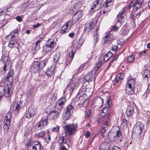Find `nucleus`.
<instances>
[{
    "instance_id": "f257e3e1",
    "label": "nucleus",
    "mask_w": 150,
    "mask_h": 150,
    "mask_svg": "<svg viewBox=\"0 0 150 150\" xmlns=\"http://www.w3.org/2000/svg\"><path fill=\"white\" fill-rule=\"evenodd\" d=\"M48 62V59H46L40 61L35 60L32 62L31 65V71L34 73H39L46 65Z\"/></svg>"
},
{
    "instance_id": "f03ea898",
    "label": "nucleus",
    "mask_w": 150,
    "mask_h": 150,
    "mask_svg": "<svg viewBox=\"0 0 150 150\" xmlns=\"http://www.w3.org/2000/svg\"><path fill=\"white\" fill-rule=\"evenodd\" d=\"M71 140L69 137L67 138L66 135L60 137L58 142L59 146V150H68L67 147H69L71 144Z\"/></svg>"
},
{
    "instance_id": "7ed1b4c3",
    "label": "nucleus",
    "mask_w": 150,
    "mask_h": 150,
    "mask_svg": "<svg viewBox=\"0 0 150 150\" xmlns=\"http://www.w3.org/2000/svg\"><path fill=\"white\" fill-rule=\"evenodd\" d=\"M78 125L77 123L67 124L64 127L65 134L70 136L73 135L77 129Z\"/></svg>"
},
{
    "instance_id": "20e7f679",
    "label": "nucleus",
    "mask_w": 150,
    "mask_h": 150,
    "mask_svg": "<svg viewBox=\"0 0 150 150\" xmlns=\"http://www.w3.org/2000/svg\"><path fill=\"white\" fill-rule=\"evenodd\" d=\"M56 43L53 39L48 40L45 42L43 47V51L45 52L48 53L54 50Z\"/></svg>"
},
{
    "instance_id": "39448f33",
    "label": "nucleus",
    "mask_w": 150,
    "mask_h": 150,
    "mask_svg": "<svg viewBox=\"0 0 150 150\" xmlns=\"http://www.w3.org/2000/svg\"><path fill=\"white\" fill-rule=\"evenodd\" d=\"M78 81V79L74 80L73 79H71L67 85L66 89L64 90L63 93L64 94L67 90H68L70 94H71L74 90H76L78 88L79 85Z\"/></svg>"
},
{
    "instance_id": "423d86ee",
    "label": "nucleus",
    "mask_w": 150,
    "mask_h": 150,
    "mask_svg": "<svg viewBox=\"0 0 150 150\" xmlns=\"http://www.w3.org/2000/svg\"><path fill=\"white\" fill-rule=\"evenodd\" d=\"M11 112H8L6 115L4 120L3 129L4 132H7L10 126L11 118Z\"/></svg>"
},
{
    "instance_id": "0eeeda50",
    "label": "nucleus",
    "mask_w": 150,
    "mask_h": 150,
    "mask_svg": "<svg viewBox=\"0 0 150 150\" xmlns=\"http://www.w3.org/2000/svg\"><path fill=\"white\" fill-rule=\"evenodd\" d=\"M67 101L66 98L64 96L60 98L56 103L55 107L58 110H61L64 107Z\"/></svg>"
},
{
    "instance_id": "6e6552de",
    "label": "nucleus",
    "mask_w": 150,
    "mask_h": 150,
    "mask_svg": "<svg viewBox=\"0 0 150 150\" xmlns=\"http://www.w3.org/2000/svg\"><path fill=\"white\" fill-rule=\"evenodd\" d=\"M113 2L114 0H106L104 2L103 5V13L109 11L113 5Z\"/></svg>"
},
{
    "instance_id": "1a4fd4ad",
    "label": "nucleus",
    "mask_w": 150,
    "mask_h": 150,
    "mask_svg": "<svg viewBox=\"0 0 150 150\" xmlns=\"http://www.w3.org/2000/svg\"><path fill=\"white\" fill-rule=\"evenodd\" d=\"M48 119H42L36 124V128L38 130H42L46 128L47 125Z\"/></svg>"
},
{
    "instance_id": "9d476101",
    "label": "nucleus",
    "mask_w": 150,
    "mask_h": 150,
    "mask_svg": "<svg viewBox=\"0 0 150 150\" xmlns=\"http://www.w3.org/2000/svg\"><path fill=\"white\" fill-rule=\"evenodd\" d=\"M113 129L115 130L113 133L112 139L113 141H115L119 139V137L122 135V133L121 129L119 127L115 126L112 129V130Z\"/></svg>"
},
{
    "instance_id": "9b49d317",
    "label": "nucleus",
    "mask_w": 150,
    "mask_h": 150,
    "mask_svg": "<svg viewBox=\"0 0 150 150\" xmlns=\"http://www.w3.org/2000/svg\"><path fill=\"white\" fill-rule=\"evenodd\" d=\"M86 90V89L81 88L79 90L77 94V97L79 98L78 101L79 102V105H80V102H83L87 98V95L84 92Z\"/></svg>"
},
{
    "instance_id": "f8f14e48",
    "label": "nucleus",
    "mask_w": 150,
    "mask_h": 150,
    "mask_svg": "<svg viewBox=\"0 0 150 150\" xmlns=\"http://www.w3.org/2000/svg\"><path fill=\"white\" fill-rule=\"evenodd\" d=\"M14 72L13 70L10 69L8 71L5 79V83L7 84L11 85L13 79Z\"/></svg>"
},
{
    "instance_id": "ddd939ff",
    "label": "nucleus",
    "mask_w": 150,
    "mask_h": 150,
    "mask_svg": "<svg viewBox=\"0 0 150 150\" xmlns=\"http://www.w3.org/2000/svg\"><path fill=\"white\" fill-rule=\"evenodd\" d=\"M96 23V21H92L86 24L83 32V33L87 34L90 33L92 28L95 26Z\"/></svg>"
},
{
    "instance_id": "4468645a",
    "label": "nucleus",
    "mask_w": 150,
    "mask_h": 150,
    "mask_svg": "<svg viewBox=\"0 0 150 150\" xmlns=\"http://www.w3.org/2000/svg\"><path fill=\"white\" fill-rule=\"evenodd\" d=\"M11 86V85L7 84V86H5L4 93L3 94V96L8 98V100L10 101L11 99V94L12 92Z\"/></svg>"
},
{
    "instance_id": "2eb2a0df",
    "label": "nucleus",
    "mask_w": 150,
    "mask_h": 150,
    "mask_svg": "<svg viewBox=\"0 0 150 150\" xmlns=\"http://www.w3.org/2000/svg\"><path fill=\"white\" fill-rule=\"evenodd\" d=\"M95 74H94L92 71L89 72L84 77L83 79V81L89 82L93 81H95Z\"/></svg>"
},
{
    "instance_id": "dca6fc26",
    "label": "nucleus",
    "mask_w": 150,
    "mask_h": 150,
    "mask_svg": "<svg viewBox=\"0 0 150 150\" xmlns=\"http://www.w3.org/2000/svg\"><path fill=\"white\" fill-rule=\"evenodd\" d=\"M46 111L47 114L50 115V118H51V119L54 120L57 118L58 114V112L57 111L52 110H49L48 109H47L46 110Z\"/></svg>"
},
{
    "instance_id": "f3484780",
    "label": "nucleus",
    "mask_w": 150,
    "mask_h": 150,
    "mask_svg": "<svg viewBox=\"0 0 150 150\" xmlns=\"http://www.w3.org/2000/svg\"><path fill=\"white\" fill-rule=\"evenodd\" d=\"M126 11V8H123L122 10L119 12V13L117 15L116 18L117 21V23H119L120 25H121V23L123 22L124 17L123 16V13Z\"/></svg>"
},
{
    "instance_id": "a211bd4d",
    "label": "nucleus",
    "mask_w": 150,
    "mask_h": 150,
    "mask_svg": "<svg viewBox=\"0 0 150 150\" xmlns=\"http://www.w3.org/2000/svg\"><path fill=\"white\" fill-rule=\"evenodd\" d=\"M101 111L102 114H104L101 116V119L102 120L104 119V117H110L109 115L110 114L111 111L109 110V108L108 107H104Z\"/></svg>"
},
{
    "instance_id": "6ab92c4d",
    "label": "nucleus",
    "mask_w": 150,
    "mask_h": 150,
    "mask_svg": "<svg viewBox=\"0 0 150 150\" xmlns=\"http://www.w3.org/2000/svg\"><path fill=\"white\" fill-rule=\"evenodd\" d=\"M103 0H96L93 2V5H92L91 10L96 9V10H98L100 7L101 4L102 3Z\"/></svg>"
},
{
    "instance_id": "aec40b11",
    "label": "nucleus",
    "mask_w": 150,
    "mask_h": 150,
    "mask_svg": "<svg viewBox=\"0 0 150 150\" xmlns=\"http://www.w3.org/2000/svg\"><path fill=\"white\" fill-rule=\"evenodd\" d=\"M60 53L59 52H55L53 56V60L55 62H58L61 63L63 62V60L60 57Z\"/></svg>"
},
{
    "instance_id": "412c9836",
    "label": "nucleus",
    "mask_w": 150,
    "mask_h": 150,
    "mask_svg": "<svg viewBox=\"0 0 150 150\" xmlns=\"http://www.w3.org/2000/svg\"><path fill=\"white\" fill-rule=\"evenodd\" d=\"M110 144L108 142H104L102 143L100 148V150H110Z\"/></svg>"
},
{
    "instance_id": "4be33fe9",
    "label": "nucleus",
    "mask_w": 150,
    "mask_h": 150,
    "mask_svg": "<svg viewBox=\"0 0 150 150\" xmlns=\"http://www.w3.org/2000/svg\"><path fill=\"white\" fill-rule=\"evenodd\" d=\"M55 70V67L53 66L50 68L48 69L46 72V74L48 76H54Z\"/></svg>"
},
{
    "instance_id": "5701e85b",
    "label": "nucleus",
    "mask_w": 150,
    "mask_h": 150,
    "mask_svg": "<svg viewBox=\"0 0 150 150\" xmlns=\"http://www.w3.org/2000/svg\"><path fill=\"white\" fill-rule=\"evenodd\" d=\"M134 108L133 106H128L126 111L127 115L130 117L133 113Z\"/></svg>"
},
{
    "instance_id": "b1692460",
    "label": "nucleus",
    "mask_w": 150,
    "mask_h": 150,
    "mask_svg": "<svg viewBox=\"0 0 150 150\" xmlns=\"http://www.w3.org/2000/svg\"><path fill=\"white\" fill-rule=\"evenodd\" d=\"M83 15V11L82 10L76 11V13L74 15L73 17L74 19L77 20V21H78L82 17Z\"/></svg>"
},
{
    "instance_id": "393cba45",
    "label": "nucleus",
    "mask_w": 150,
    "mask_h": 150,
    "mask_svg": "<svg viewBox=\"0 0 150 150\" xmlns=\"http://www.w3.org/2000/svg\"><path fill=\"white\" fill-rule=\"evenodd\" d=\"M143 125L139 122V125H136L134 127L135 131L137 134H140L141 133L143 129Z\"/></svg>"
},
{
    "instance_id": "a878e982",
    "label": "nucleus",
    "mask_w": 150,
    "mask_h": 150,
    "mask_svg": "<svg viewBox=\"0 0 150 150\" xmlns=\"http://www.w3.org/2000/svg\"><path fill=\"white\" fill-rule=\"evenodd\" d=\"M94 37L93 38V40L91 42V45L92 46L94 47H95L96 43H97L99 38L98 37V35L97 31L94 32L93 33Z\"/></svg>"
},
{
    "instance_id": "bb28decb",
    "label": "nucleus",
    "mask_w": 150,
    "mask_h": 150,
    "mask_svg": "<svg viewBox=\"0 0 150 150\" xmlns=\"http://www.w3.org/2000/svg\"><path fill=\"white\" fill-rule=\"evenodd\" d=\"M71 115V114L65 111L62 115V119L64 121H67L70 119Z\"/></svg>"
},
{
    "instance_id": "cd10ccee",
    "label": "nucleus",
    "mask_w": 150,
    "mask_h": 150,
    "mask_svg": "<svg viewBox=\"0 0 150 150\" xmlns=\"http://www.w3.org/2000/svg\"><path fill=\"white\" fill-rule=\"evenodd\" d=\"M35 112L33 108L30 109L27 112L26 117L28 119H30L34 115H35Z\"/></svg>"
},
{
    "instance_id": "c85d7f7f",
    "label": "nucleus",
    "mask_w": 150,
    "mask_h": 150,
    "mask_svg": "<svg viewBox=\"0 0 150 150\" xmlns=\"http://www.w3.org/2000/svg\"><path fill=\"white\" fill-rule=\"evenodd\" d=\"M142 75L144 79L148 80V79L150 78V71L149 70L146 69Z\"/></svg>"
},
{
    "instance_id": "c756f323",
    "label": "nucleus",
    "mask_w": 150,
    "mask_h": 150,
    "mask_svg": "<svg viewBox=\"0 0 150 150\" xmlns=\"http://www.w3.org/2000/svg\"><path fill=\"white\" fill-rule=\"evenodd\" d=\"M74 110V107L71 104H69L67 106L65 109L64 110L71 114H72Z\"/></svg>"
},
{
    "instance_id": "7c9ffc66",
    "label": "nucleus",
    "mask_w": 150,
    "mask_h": 150,
    "mask_svg": "<svg viewBox=\"0 0 150 150\" xmlns=\"http://www.w3.org/2000/svg\"><path fill=\"white\" fill-rule=\"evenodd\" d=\"M96 105L99 108L102 107L103 103V99L101 98L100 97H98L96 100Z\"/></svg>"
},
{
    "instance_id": "2f4dec72",
    "label": "nucleus",
    "mask_w": 150,
    "mask_h": 150,
    "mask_svg": "<svg viewBox=\"0 0 150 150\" xmlns=\"http://www.w3.org/2000/svg\"><path fill=\"white\" fill-rule=\"evenodd\" d=\"M89 100L90 99L89 98H87L83 102H80L79 105H81V107H86L88 105Z\"/></svg>"
},
{
    "instance_id": "473e14b6",
    "label": "nucleus",
    "mask_w": 150,
    "mask_h": 150,
    "mask_svg": "<svg viewBox=\"0 0 150 150\" xmlns=\"http://www.w3.org/2000/svg\"><path fill=\"white\" fill-rule=\"evenodd\" d=\"M135 81L133 79H130L128 80L126 85V87H131L132 88H135L134 85Z\"/></svg>"
},
{
    "instance_id": "72a5a7b5",
    "label": "nucleus",
    "mask_w": 150,
    "mask_h": 150,
    "mask_svg": "<svg viewBox=\"0 0 150 150\" xmlns=\"http://www.w3.org/2000/svg\"><path fill=\"white\" fill-rule=\"evenodd\" d=\"M77 22V20L74 19V18L72 17V19L69 20L68 22H66L65 24L66 25L67 24L68 27L69 26L70 28H71L74 24H75Z\"/></svg>"
},
{
    "instance_id": "f704fd0d",
    "label": "nucleus",
    "mask_w": 150,
    "mask_h": 150,
    "mask_svg": "<svg viewBox=\"0 0 150 150\" xmlns=\"http://www.w3.org/2000/svg\"><path fill=\"white\" fill-rule=\"evenodd\" d=\"M126 91L128 95H133L134 93V88H135L126 87Z\"/></svg>"
},
{
    "instance_id": "c9c22d12",
    "label": "nucleus",
    "mask_w": 150,
    "mask_h": 150,
    "mask_svg": "<svg viewBox=\"0 0 150 150\" xmlns=\"http://www.w3.org/2000/svg\"><path fill=\"white\" fill-rule=\"evenodd\" d=\"M9 57H8V54L7 52L6 54H4V53H3V56H2L1 59V62H2L4 63V62H7V61H10L8 60Z\"/></svg>"
},
{
    "instance_id": "e433bc0d",
    "label": "nucleus",
    "mask_w": 150,
    "mask_h": 150,
    "mask_svg": "<svg viewBox=\"0 0 150 150\" xmlns=\"http://www.w3.org/2000/svg\"><path fill=\"white\" fill-rule=\"evenodd\" d=\"M110 35V33H107L104 37V38H102V42L103 44H105L109 40Z\"/></svg>"
},
{
    "instance_id": "4c0bfd02",
    "label": "nucleus",
    "mask_w": 150,
    "mask_h": 150,
    "mask_svg": "<svg viewBox=\"0 0 150 150\" xmlns=\"http://www.w3.org/2000/svg\"><path fill=\"white\" fill-rule=\"evenodd\" d=\"M68 27L67 26V25H66L65 24L64 25H63L62 26L61 28L60 31L61 33V34H63L68 32Z\"/></svg>"
},
{
    "instance_id": "58836bf2",
    "label": "nucleus",
    "mask_w": 150,
    "mask_h": 150,
    "mask_svg": "<svg viewBox=\"0 0 150 150\" xmlns=\"http://www.w3.org/2000/svg\"><path fill=\"white\" fill-rule=\"evenodd\" d=\"M21 103L20 102H17L16 103H15L14 107L15 108V112L17 113L19 110L21 108Z\"/></svg>"
},
{
    "instance_id": "ea45409f",
    "label": "nucleus",
    "mask_w": 150,
    "mask_h": 150,
    "mask_svg": "<svg viewBox=\"0 0 150 150\" xmlns=\"http://www.w3.org/2000/svg\"><path fill=\"white\" fill-rule=\"evenodd\" d=\"M135 59V56L134 54H132L129 56L127 58V63H131L133 62Z\"/></svg>"
},
{
    "instance_id": "a19ab883",
    "label": "nucleus",
    "mask_w": 150,
    "mask_h": 150,
    "mask_svg": "<svg viewBox=\"0 0 150 150\" xmlns=\"http://www.w3.org/2000/svg\"><path fill=\"white\" fill-rule=\"evenodd\" d=\"M106 118L107 120L103 124L102 128L104 129L105 128L108 126L110 123V117H104V118Z\"/></svg>"
},
{
    "instance_id": "79ce46f5",
    "label": "nucleus",
    "mask_w": 150,
    "mask_h": 150,
    "mask_svg": "<svg viewBox=\"0 0 150 150\" xmlns=\"http://www.w3.org/2000/svg\"><path fill=\"white\" fill-rule=\"evenodd\" d=\"M45 134V132L44 131H42L40 132L37 133L35 134V136L37 138L39 137L40 138H42L44 137Z\"/></svg>"
},
{
    "instance_id": "37998d69",
    "label": "nucleus",
    "mask_w": 150,
    "mask_h": 150,
    "mask_svg": "<svg viewBox=\"0 0 150 150\" xmlns=\"http://www.w3.org/2000/svg\"><path fill=\"white\" fill-rule=\"evenodd\" d=\"M34 145L36 147L37 150H41L42 145L38 141L34 142Z\"/></svg>"
},
{
    "instance_id": "c03bdc74",
    "label": "nucleus",
    "mask_w": 150,
    "mask_h": 150,
    "mask_svg": "<svg viewBox=\"0 0 150 150\" xmlns=\"http://www.w3.org/2000/svg\"><path fill=\"white\" fill-rule=\"evenodd\" d=\"M84 42V39L82 37H80L78 40L77 41V44L78 47H81Z\"/></svg>"
},
{
    "instance_id": "a18cd8bd",
    "label": "nucleus",
    "mask_w": 150,
    "mask_h": 150,
    "mask_svg": "<svg viewBox=\"0 0 150 150\" xmlns=\"http://www.w3.org/2000/svg\"><path fill=\"white\" fill-rule=\"evenodd\" d=\"M15 43L16 41L14 40L13 38L12 37L11 39L9 42L8 46L11 48L13 47V46L15 44Z\"/></svg>"
},
{
    "instance_id": "49530a36",
    "label": "nucleus",
    "mask_w": 150,
    "mask_h": 150,
    "mask_svg": "<svg viewBox=\"0 0 150 150\" xmlns=\"http://www.w3.org/2000/svg\"><path fill=\"white\" fill-rule=\"evenodd\" d=\"M134 7L133 9V11H134L135 10L137 11L139 10L141 7L142 5L139 4L136 2H135L134 4Z\"/></svg>"
},
{
    "instance_id": "de8ad7c7",
    "label": "nucleus",
    "mask_w": 150,
    "mask_h": 150,
    "mask_svg": "<svg viewBox=\"0 0 150 150\" xmlns=\"http://www.w3.org/2000/svg\"><path fill=\"white\" fill-rule=\"evenodd\" d=\"M5 87L2 86H0V99L3 96V94L4 93V91Z\"/></svg>"
},
{
    "instance_id": "09e8293b",
    "label": "nucleus",
    "mask_w": 150,
    "mask_h": 150,
    "mask_svg": "<svg viewBox=\"0 0 150 150\" xmlns=\"http://www.w3.org/2000/svg\"><path fill=\"white\" fill-rule=\"evenodd\" d=\"M30 3L28 1H27L23 3L20 6L21 8L24 9L28 7L30 5Z\"/></svg>"
},
{
    "instance_id": "8fccbe9b",
    "label": "nucleus",
    "mask_w": 150,
    "mask_h": 150,
    "mask_svg": "<svg viewBox=\"0 0 150 150\" xmlns=\"http://www.w3.org/2000/svg\"><path fill=\"white\" fill-rule=\"evenodd\" d=\"M75 54L74 51H73L72 50L70 52L69 54V56L68 57V59H69L70 61H72L74 58V56Z\"/></svg>"
},
{
    "instance_id": "3c124183",
    "label": "nucleus",
    "mask_w": 150,
    "mask_h": 150,
    "mask_svg": "<svg viewBox=\"0 0 150 150\" xmlns=\"http://www.w3.org/2000/svg\"><path fill=\"white\" fill-rule=\"evenodd\" d=\"M124 74L123 73H120L116 76L115 77L118 80H122L124 77Z\"/></svg>"
},
{
    "instance_id": "603ef678",
    "label": "nucleus",
    "mask_w": 150,
    "mask_h": 150,
    "mask_svg": "<svg viewBox=\"0 0 150 150\" xmlns=\"http://www.w3.org/2000/svg\"><path fill=\"white\" fill-rule=\"evenodd\" d=\"M19 31V30L18 29H16L13 30L12 31L11 34L12 37L13 38L15 37L16 35L17 36Z\"/></svg>"
},
{
    "instance_id": "864d4df0",
    "label": "nucleus",
    "mask_w": 150,
    "mask_h": 150,
    "mask_svg": "<svg viewBox=\"0 0 150 150\" xmlns=\"http://www.w3.org/2000/svg\"><path fill=\"white\" fill-rule=\"evenodd\" d=\"M76 11H77L75 6L71 7L70 9V12L71 13L74 15V13H76Z\"/></svg>"
},
{
    "instance_id": "5fc2aeb1",
    "label": "nucleus",
    "mask_w": 150,
    "mask_h": 150,
    "mask_svg": "<svg viewBox=\"0 0 150 150\" xmlns=\"http://www.w3.org/2000/svg\"><path fill=\"white\" fill-rule=\"evenodd\" d=\"M108 134V132L105 129L103 130L101 133V135L102 137H106Z\"/></svg>"
},
{
    "instance_id": "6e6d98bb",
    "label": "nucleus",
    "mask_w": 150,
    "mask_h": 150,
    "mask_svg": "<svg viewBox=\"0 0 150 150\" xmlns=\"http://www.w3.org/2000/svg\"><path fill=\"white\" fill-rule=\"evenodd\" d=\"M83 68V65H82L80 66L79 68L77 70L75 71L76 74H79L82 71V69Z\"/></svg>"
},
{
    "instance_id": "4d7b16f0",
    "label": "nucleus",
    "mask_w": 150,
    "mask_h": 150,
    "mask_svg": "<svg viewBox=\"0 0 150 150\" xmlns=\"http://www.w3.org/2000/svg\"><path fill=\"white\" fill-rule=\"evenodd\" d=\"M150 91V84H148L147 89L144 95H146V97H147Z\"/></svg>"
},
{
    "instance_id": "13d9d810",
    "label": "nucleus",
    "mask_w": 150,
    "mask_h": 150,
    "mask_svg": "<svg viewBox=\"0 0 150 150\" xmlns=\"http://www.w3.org/2000/svg\"><path fill=\"white\" fill-rule=\"evenodd\" d=\"M60 126H56L52 128V131L53 132H58L59 131Z\"/></svg>"
},
{
    "instance_id": "bf43d9fd",
    "label": "nucleus",
    "mask_w": 150,
    "mask_h": 150,
    "mask_svg": "<svg viewBox=\"0 0 150 150\" xmlns=\"http://www.w3.org/2000/svg\"><path fill=\"white\" fill-rule=\"evenodd\" d=\"M10 63V61H7V62H5L4 64V66L3 67L4 71H5L6 70V67L9 66Z\"/></svg>"
},
{
    "instance_id": "052dcab7",
    "label": "nucleus",
    "mask_w": 150,
    "mask_h": 150,
    "mask_svg": "<svg viewBox=\"0 0 150 150\" xmlns=\"http://www.w3.org/2000/svg\"><path fill=\"white\" fill-rule=\"evenodd\" d=\"M27 150H37L36 147L34 145L28 146L27 148Z\"/></svg>"
},
{
    "instance_id": "680f3d73",
    "label": "nucleus",
    "mask_w": 150,
    "mask_h": 150,
    "mask_svg": "<svg viewBox=\"0 0 150 150\" xmlns=\"http://www.w3.org/2000/svg\"><path fill=\"white\" fill-rule=\"evenodd\" d=\"M117 43L120 45H122L125 43V41L122 39H120L117 41Z\"/></svg>"
},
{
    "instance_id": "e2e57ef3",
    "label": "nucleus",
    "mask_w": 150,
    "mask_h": 150,
    "mask_svg": "<svg viewBox=\"0 0 150 150\" xmlns=\"http://www.w3.org/2000/svg\"><path fill=\"white\" fill-rule=\"evenodd\" d=\"M146 52V50H145L143 51L140 52L139 53V56L141 57L144 56Z\"/></svg>"
},
{
    "instance_id": "0e129e2a",
    "label": "nucleus",
    "mask_w": 150,
    "mask_h": 150,
    "mask_svg": "<svg viewBox=\"0 0 150 150\" xmlns=\"http://www.w3.org/2000/svg\"><path fill=\"white\" fill-rule=\"evenodd\" d=\"M41 25V24L40 23H37L36 25H33V28L34 29H36L38 28Z\"/></svg>"
},
{
    "instance_id": "69168bd1",
    "label": "nucleus",
    "mask_w": 150,
    "mask_h": 150,
    "mask_svg": "<svg viewBox=\"0 0 150 150\" xmlns=\"http://www.w3.org/2000/svg\"><path fill=\"white\" fill-rule=\"evenodd\" d=\"M118 46L117 45H113L112 47V50L113 51H116L118 49Z\"/></svg>"
},
{
    "instance_id": "338daca9",
    "label": "nucleus",
    "mask_w": 150,
    "mask_h": 150,
    "mask_svg": "<svg viewBox=\"0 0 150 150\" xmlns=\"http://www.w3.org/2000/svg\"><path fill=\"white\" fill-rule=\"evenodd\" d=\"M68 57H67L65 61V64L66 66L70 64L72 61H70V59H68Z\"/></svg>"
},
{
    "instance_id": "774afa93",
    "label": "nucleus",
    "mask_w": 150,
    "mask_h": 150,
    "mask_svg": "<svg viewBox=\"0 0 150 150\" xmlns=\"http://www.w3.org/2000/svg\"><path fill=\"white\" fill-rule=\"evenodd\" d=\"M144 12V10H141L138 12L136 14V17H137V18H138L139 16L141 15L142 13Z\"/></svg>"
}]
</instances>
